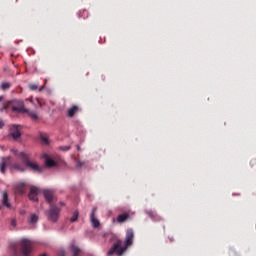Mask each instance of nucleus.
<instances>
[{"mask_svg": "<svg viewBox=\"0 0 256 256\" xmlns=\"http://www.w3.org/2000/svg\"><path fill=\"white\" fill-rule=\"evenodd\" d=\"M135 238V232H133L132 228H129L126 231V236H125V246L122 247L123 241L118 240L113 244L111 249L108 251V255H113L115 253L117 256H121L124 251H127V247H131L133 245V239Z\"/></svg>", "mask_w": 256, "mask_h": 256, "instance_id": "obj_1", "label": "nucleus"}, {"mask_svg": "<svg viewBox=\"0 0 256 256\" xmlns=\"http://www.w3.org/2000/svg\"><path fill=\"white\" fill-rule=\"evenodd\" d=\"M11 153H13L19 159H21L22 163H24L25 167L30 169V171H34V173H43V169L39 167V164H37V162L31 161V154L21 152L17 149H11Z\"/></svg>", "mask_w": 256, "mask_h": 256, "instance_id": "obj_2", "label": "nucleus"}, {"mask_svg": "<svg viewBox=\"0 0 256 256\" xmlns=\"http://www.w3.org/2000/svg\"><path fill=\"white\" fill-rule=\"evenodd\" d=\"M7 166L9 169H11V171H18V173H25L26 171L25 166L21 165L20 163H11V156L1 157L0 172L3 175L6 173Z\"/></svg>", "mask_w": 256, "mask_h": 256, "instance_id": "obj_3", "label": "nucleus"}, {"mask_svg": "<svg viewBox=\"0 0 256 256\" xmlns=\"http://www.w3.org/2000/svg\"><path fill=\"white\" fill-rule=\"evenodd\" d=\"M20 249L23 256H31L33 251V243L29 239H22L20 241Z\"/></svg>", "mask_w": 256, "mask_h": 256, "instance_id": "obj_4", "label": "nucleus"}, {"mask_svg": "<svg viewBox=\"0 0 256 256\" xmlns=\"http://www.w3.org/2000/svg\"><path fill=\"white\" fill-rule=\"evenodd\" d=\"M59 211L60 210L56 205H50V209L46 212L49 221H52L53 223L57 222L59 219Z\"/></svg>", "mask_w": 256, "mask_h": 256, "instance_id": "obj_5", "label": "nucleus"}, {"mask_svg": "<svg viewBox=\"0 0 256 256\" xmlns=\"http://www.w3.org/2000/svg\"><path fill=\"white\" fill-rule=\"evenodd\" d=\"M12 111L13 113H25L27 108H25V102L23 100H12Z\"/></svg>", "mask_w": 256, "mask_h": 256, "instance_id": "obj_6", "label": "nucleus"}, {"mask_svg": "<svg viewBox=\"0 0 256 256\" xmlns=\"http://www.w3.org/2000/svg\"><path fill=\"white\" fill-rule=\"evenodd\" d=\"M10 137H13V139H19V137H21V126L12 125L10 127Z\"/></svg>", "mask_w": 256, "mask_h": 256, "instance_id": "obj_7", "label": "nucleus"}, {"mask_svg": "<svg viewBox=\"0 0 256 256\" xmlns=\"http://www.w3.org/2000/svg\"><path fill=\"white\" fill-rule=\"evenodd\" d=\"M37 195H39V188H37L35 186H32L30 188L28 198L30 199V201H33L34 203H37V201H39V198L37 197Z\"/></svg>", "mask_w": 256, "mask_h": 256, "instance_id": "obj_8", "label": "nucleus"}, {"mask_svg": "<svg viewBox=\"0 0 256 256\" xmlns=\"http://www.w3.org/2000/svg\"><path fill=\"white\" fill-rule=\"evenodd\" d=\"M43 195L49 205H53V201L55 199V193L53 192V190H44Z\"/></svg>", "mask_w": 256, "mask_h": 256, "instance_id": "obj_9", "label": "nucleus"}, {"mask_svg": "<svg viewBox=\"0 0 256 256\" xmlns=\"http://www.w3.org/2000/svg\"><path fill=\"white\" fill-rule=\"evenodd\" d=\"M96 212H97V208H93L92 212L90 214V221H91L92 227H94V229H97V227H99V225H101V223L98 221V219L95 218Z\"/></svg>", "mask_w": 256, "mask_h": 256, "instance_id": "obj_10", "label": "nucleus"}, {"mask_svg": "<svg viewBox=\"0 0 256 256\" xmlns=\"http://www.w3.org/2000/svg\"><path fill=\"white\" fill-rule=\"evenodd\" d=\"M2 205L7 207V209H11V203H9V194H7V192L2 193Z\"/></svg>", "mask_w": 256, "mask_h": 256, "instance_id": "obj_11", "label": "nucleus"}, {"mask_svg": "<svg viewBox=\"0 0 256 256\" xmlns=\"http://www.w3.org/2000/svg\"><path fill=\"white\" fill-rule=\"evenodd\" d=\"M76 113H79V106L73 105L72 107L68 108L67 116L68 117H75Z\"/></svg>", "mask_w": 256, "mask_h": 256, "instance_id": "obj_12", "label": "nucleus"}, {"mask_svg": "<svg viewBox=\"0 0 256 256\" xmlns=\"http://www.w3.org/2000/svg\"><path fill=\"white\" fill-rule=\"evenodd\" d=\"M129 213L125 212L117 216V223H125L128 219H130Z\"/></svg>", "mask_w": 256, "mask_h": 256, "instance_id": "obj_13", "label": "nucleus"}, {"mask_svg": "<svg viewBox=\"0 0 256 256\" xmlns=\"http://www.w3.org/2000/svg\"><path fill=\"white\" fill-rule=\"evenodd\" d=\"M16 192L19 193V195H23L25 193V183H19L16 185Z\"/></svg>", "mask_w": 256, "mask_h": 256, "instance_id": "obj_14", "label": "nucleus"}, {"mask_svg": "<svg viewBox=\"0 0 256 256\" xmlns=\"http://www.w3.org/2000/svg\"><path fill=\"white\" fill-rule=\"evenodd\" d=\"M11 105H13V100L11 101H6L2 107L0 108V112L3 113L4 111H7L9 109V107H11Z\"/></svg>", "mask_w": 256, "mask_h": 256, "instance_id": "obj_15", "label": "nucleus"}, {"mask_svg": "<svg viewBox=\"0 0 256 256\" xmlns=\"http://www.w3.org/2000/svg\"><path fill=\"white\" fill-rule=\"evenodd\" d=\"M40 140L42 145H49V138L47 137V134L40 133Z\"/></svg>", "mask_w": 256, "mask_h": 256, "instance_id": "obj_16", "label": "nucleus"}, {"mask_svg": "<svg viewBox=\"0 0 256 256\" xmlns=\"http://www.w3.org/2000/svg\"><path fill=\"white\" fill-rule=\"evenodd\" d=\"M11 83L10 82H2L1 83V86H0V89L2 91H9V89H11Z\"/></svg>", "mask_w": 256, "mask_h": 256, "instance_id": "obj_17", "label": "nucleus"}, {"mask_svg": "<svg viewBox=\"0 0 256 256\" xmlns=\"http://www.w3.org/2000/svg\"><path fill=\"white\" fill-rule=\"evenodd\" d=\"M24 113H26V115H29L33 119V121H37V119H39V116L34 111L27 109V112Z\"/></svg>", "mask_w": 256, "mask_h": 256, "instance_id": "obj_18", "label": "nucleus"}, {"mask_svg": "<svg viewBox=\"0 0 256 256\" xmlns=\"http://www.w3.org/2000/svg\"><path fill=\"white\" fill-rule=\"evenodd\" d=\"M71 251H72L73 256H79L80 253H81V248H79L75 245H72L71 246Z\"/></svg>", "mask_w": 256, "mask_h": 256, "instance_id": "obj_19", "label": "nucleus"}, {"mask_svg": "<svg viewBox=\"0 0 256 256\" xmlns=\"http://www.w3.org/2000/svg\"><path fill=\"white\" fill-rule=\"evenodd\" d=\"M45 163H46L47 167H56L57 166V162H55V160H53L51 158H47Z\"/></svg>", "mask_w": 256, "mask_h": 256, "instance_id": "obj_20", "label": "nucleus"}, {"mask_svg": "<svg viewBox=\"0 0 256 256\" xmlns=\"http://www.w3.org/2000/svg\"><path fill=\"white\" fill-rule=\"evenodd\" d=\"M77 219H79V211L76 210L74 211L72 217L70 218L71 223H75V221H77Z\"/></svg>", "mask_w": 256, "mask_h": 256, "instance_id": "obj_21", "label": "nucleus"}, {"mask_svg": "<svg viewBox=\"0 0 256 256\" xmlns=\"http://www.w3.org/2000/svg\"><path fill=\"white\" fill-rule=\"evenodd\" d=\"M37 221H39V217L35 214H31L30 218L28 219L29 223H37Z\"/></svg>", "mask_w": 256, "mask_h": 256, "instance_id": "obj_22", "label": "nucleus"}, {"mask_svg": "<svg viewBox=\"0 0 256 256\" xmlns=\"http://www.w3.org/2000/svg\"><path fill=\"white\" fill-rule=\"evenodd\" d=\"M29 89L31 91H37V89H39V85H37V84H29Z\"/></svg>", "mask_w": 256, "mask_h": 256, "instance_id": "obj_23", "label": "nucleus"}, {"mask_svg": "<svg viewBox=\"0 0 256 256\" xmlns=\"http://www.w3.org/2000/svg\"><path fill=\"white\" fill-rule=\"evenodd\" d=\"M59 151H70L71 150V146H60Z\"/></svg>", "mask_w": 256, "mask_h": 256, "instance_id": "obj_24", "label": "nucleus"}, {"mask_svg": "<svg viewBox=\"0 0 256 256\" xmlns=\"http://www.w3.org/2000/svg\"><path fill=\"white\" fill-rule=\"evenodd\" d=\"M17 225V221L15 219L11 220V226L15 227Z\"/></svg>", "mask_w": 256, "mask_h": 256, "instance_id": "obj_25", "label": "nucleus"}, {"mask_svg": "<svg viewBox=\"0 0 256 256\" xmlns=\"http://www.w3.org/2000/svg\"><path fill=\"white\" fill-rule=\"evenodd\" d=\"M77 167H83V162L78 161V162H77Z\"/></svg>", "mask_w": 256, "mask_h": 256, "instance_id": "obj_26", "label": "nucleus"}, {"mask_svg": "<svg viewBox=\"0 0 256 256\" xmlns=\"http://www.w3.org/2000/svg\"><path fill=\"white\" fill-rule=\"evenodd\" d=\"M3 127H5V123L0 122V129H3Z\"/></svg>", "mask_w": 256, "mask_h": 256, "instance_id": "obj_27", "label": "nucleus"}, {"mask_svg": "<svg viewBox=\"0 0 256 256\" xmlns=\"http://www.w3.org/2000/svg\"><path fill=\"white\" fill-rule=\"evenodd\" d=\"M77 151H81V147L79 145H76Z\"/></svg>", "mask_w": 256, "mask_h": 256, "instance_id": "obj_28", "label": "nucleus"}, {"mask_svg": "<svg viewBox=\"0 0 256 256\" xmlns=\"http://www.w3.org/2000/svg\"><path fill=\"white\" fill-rule=\"evenodd\" d=\"M3 99H5V96H0V103L3 101Z\"/></svg>", "mask_w": 256, "mask_h": 256, "instance_id": "obj_29", "label": "nucleus"}, {"mask_svg": "<svg viewBox=\"0 0 256 256\" xmlns=\"http://www.w3.org/2000/svg\"><path fill=\"white\" fill-rule=\"evenodd\" d=\"M13 251H14V255H17V248H14Z\"/></svg>", "mask_w": 256, "mask_h": 256, "instance_id": "obj_30", "label": "nucleus"}, {"mask_svg": "<svg viewBox=\"0 0 256 256\" xmlns=\"http://www.w3.org/2000/svg\"><path fill=\"white\" fill-rule=\"evenodd\" d=\"M26 101H30V103H33V100H31V99H26Z\"/></svg>", "mask_w": 256, "mask_h": 256, "instance_id": "obj_31", "label": "nucleus"}, {"mask_svg": "<svg viewBox=\"0 0 256 256\" xmlns=\"http://www.w3.org/2000/svg\"><path fill=\"white\" fill-rule=\"evenodd\" d=\"M38 101V105L41 107V101L37 100Z\"/></svg>", "mask_w": 256, "mask_h": 256, "instance_id": "obj_32", "label": "nucleus"}, {"mask_svg": "<svg viewBox=\"0 0 256 256\" xmlns=\"http://www.w3.org/2000/svg\"><path fill=\"white\" fill-rule=\"evenodd\" d=\"M61 256H65V252L62 251V252H61Z\"/></svg>", "mask_w": 256, "mask_h": 256, "instance_id": "obj_33", "label": "nucleus"}, {"mask_svg": "<svg viewBox=\"0 0 256 256\" xmlns=\"http://www.w3.org/2000/svg\"><path fill=\"white\" fill-rule=\"evenodd\" d=\"M60 205H62V206H63V205H65V203L61 202V203H60Z\"/></svg>", "mask_w": 256, "mask_h": 256, "instance_id": "obj_34", "label": "nucleus"}, {"mask_svg": "<svg viewBox=\"0 0 256 256\" xmlns=\"http://www.w3.org/2000/svg\"><path fill=\"white\" fill-rule=\"evenodd\" d=\"M41 256H47L46 254H42Z\"/></svg>", "mask_w": 256, "mask_h": 256, "instance_id": "obj_35", "label": "nucleus"}, {"mask_svg": "<svg viewBox=\"0 0 256 256\" xmlns=\"http://www.w3.org/2000/svg\"><path fill=\"white\" fill-rule=\"evenodd\" d=\"M40 91H43V88H40Z\"/></svg>", "mask_w": 256, "mask_h": 256, "instance_id": "obj_36", "label": "nucleus"}, {"mask_svg": "<svg viewBox=\"0 0 256 256\" xmlns=\"http://www.w3.org/2000/svg\"><path fill=\"white\" fill-rule=\"evenodd\" d=\"M0 210H1V206H0Z\"/></svg>", "mask_w": 256, "mask_h": 256, "instance_id": "obj_37", "label": "nucleus"}]
</instances>
